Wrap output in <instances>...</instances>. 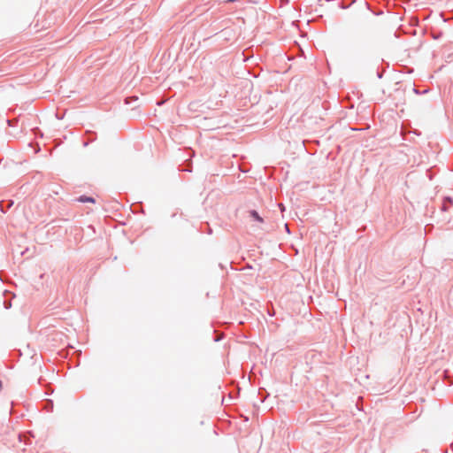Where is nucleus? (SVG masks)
<instances>
[{
  "mask_svg": "<svg viewBox=\"0 0 453 453\" xmlns=\"http://www.w3.org/2000/svg\"><path fill=\"white\" fill-rule=\"evenodd\" d=\"M78 201L79 202H81V203H95V199L93 197H89V196H81L78 198Z\"/></svg>",
  "mask_w": 453,
  "mask_h": 453,
  "instance_id": "nucleus-1",
  "label": "nucleus"
},
{
  "mask_svg": "<svg viewBox=\"0 0 453 453\" xmlns=\"http://www.w3.org/2000/svg\"><path fill=\"white\" fill-rule=\"evenodd\" d=\"M250 213V216L253 217L259 223H263V219L258 215V213L256 211H251Z\"/></svg>",
  "mask_w": 453,
  "mask_h": 453,
  "instance_id": "nucleus-2",
  "label": "nucleus"
},
{
  "mask_svg": "<svg viewBox=\"0 0 453 453\" xmlns=\"http://www.w3.org/2000/svg\"><path fill=\"white\" fill-rule=\"evenodd\" d=\"M279 206L281 209V211H284L285 208H284V205L282 203H280Z\"/></svg>",
  "mask_w": 453,
  "mask_h": 453,
  "instance_id": "nucleus-3",
  "label": "nucleus"
},
{
  "mask_svg": "<svg viewBox=\"0 0 453 453\" xmlns=\"http://www.w3.org/2000/svg\"><path fill=\"white\" fill-rule=\"evenodd\" d=\"M2 390V381L0 380V391Z\"/></svg>",
  "mask_w": 453,
  "mask_h": 453,
  "instance_id": "nucleus-4",
  "label": "nucleus"
}]
</instances>
